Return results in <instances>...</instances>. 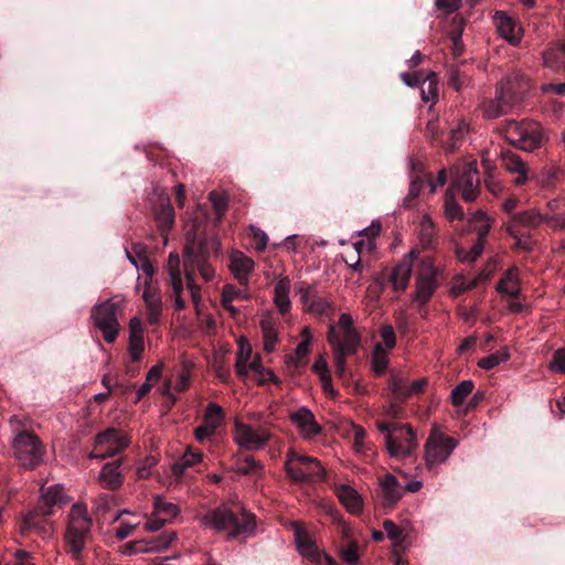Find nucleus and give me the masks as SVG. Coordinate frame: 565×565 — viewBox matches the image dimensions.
Returning a JSON list of instances; mask_svg holds the SVG:
<instances>
[{
  "label": "nucleus",
  "instance_id": "nucleus-25",
  "mask_svg": "<svg viewBox=\"0 0 565 565\" xmlns=\"http://www.w3.org/2000/svg\"><path fill=\"white\" fill-rule=\"evenodd\" d=\"M154 221L160 234L167 239L168 232L173 227L175 213L169 196H161L153 210Z\"/></svg>",
  "mask_w": 565,
  "mask_h": 565
},
{
  "label": "nucleus",
  "instance_id": "nucleus-61",
  "mask_svg": "<svg viewBox=\"0 0 565 565\" xmlns=\"http://www.w3.org/2000/svg\"><path fill=\"white\" fill-rule=\"evenodd\" d=\"M383 527L390 540H392L395 543L401 540L402 529L398 525H396L392 520H385L383 522Z\"/></svg>",
  "mask_w": 565,
  "mask_h": 565
},
{
  "label": "nucleus",
  "instance_id": "nucleus-45",
  "mask_svg": "<svg viewBox=\"0 0 565 565\" xmlns=\"http://www.w3.org/2000/svg\"><path fill=\"white\" fill-rule=\"evenodd\" d=\"M508 234L515 239V247L524 250L532 249L530 236L521 228H515V224L507 225Z\"/></svg>",
  "mask_w": 565,
  "mask_h": 565
},
{
  "label": "nucleus",
  "instance_id": "nucleus-47",
  "mask_svg": "<svg viewBox=\"0 0 565 565\" xmlns=\"http://www.w3.org/2000/svg\"><path fill=\"white\" fill-rule=\"evenodd\" d=\"M462 24L461 22H459L458 24H456L454 26V29H451L448 34H449V38L451 40V51H452V55L455 57H459L462 52H463V43H462V40H461V36H462Z\"/></svg>",
  "mask_w": 565,
  "mask_h": 565
},
{
  "label": "nucleus",
  "instance_id": "nucleus-37",
  "mask_svg": "<svg viewBox=\"0 0 565 565\" xmlns=\"http://www.w3.org/2000/svg\"><path fill=\"white\" fill-rule=\"evenodd\" d=\"M260 329L264 339V350L266 352H273L278 342V334L273 322L268 319H263L260 321Z\"/></svg>",
  "mask_w": 565,
  "mask_h": 565
},
{
  "label": "nucleus",
  "instance_id": "nucleus-2",
  "mask_svg": "<svg viewBox=\"0 0 565 565\" xmlns=\"http://www.w3.org/2000/svg\"><path fill=\"white\" fill-rule=\"evenodd\" d=\"M42 493L28 515L20 524L22 535H31L36 533L42 537H47L53 532L52 523L46 516L54 513L55 508H62L67 503V497L63 487L58 484L50 486L41 489Z\"/></svg>",
  "mask_w": 565,
  "mask_h": 565
},
{
  "label": "nucleus",
  "instance_id": "nucleus-30",
  "mask_svg": "<svg viewBox=\"0 0 565 565\" xmlns=\"http://www.w3.org/2000/svg\"><path fill=\"white\" fill-rule=\"evenodd\" d=\"M497 291L511 298H519L521 289L519 287L518 268L512 267L505 270L498 282Z\"/></svg>",
  "mask_w": 565,
  "mask_h": 565
},
{
  "label": "nucleus",
  "instance_id": "nucleus-15",
  "mask_svg": "<svg viewBox=\"0 0 565 565\" xmlns=\"http://www.w3.org/2000/svg\"><path fill=\"white\" fill-rule=\"evenodd\" d=\"M456 186L461 191L466 202L475 201L479 195L480 178L476 163H469L456 180Z\"/></svg>",
  "mask_w": 565,
  "mask_h": 565
},
{
  "label": "nucleus",
  "instance_id": "nucleus-16",
  "mask_svg": "<svg viewBox=\"0 0 565 565\" xmlns=\"http://www.w3.org/2000/svg\"><path fill=\"white\" fill-rule=\"evenodd\" d=\"M327 339L329 344L332 347L333 351L342 352L344 354H355L360 347L361 335L356 330H349L348 332H343V339L340 340L339 335L335 333L334 326H330Z\"/></svg>",
  "mask_w": 565,
  "mask_h": 565
},
{
  "label": "nucleus",
  "instance_id": "nucleus-19",
  "mask_svg": "<svg viewBox=\"0 0 565 565\" xmlns=\"http://www.w3.org/2000/svg\"><path fill=\"white\" fill-rule=\"evenodd\" d=\"M296 542L299 552L310 561L319 565H339L334 558L321 553L306 532L297 531Z\"/></svg>",
  "mask_w": 565,
  "mask_h": 565
},
{
  "label": "nucleus",
  "instance_id": "nucleus-4",
  "mask_svg": "<svg viewBox=\"0 0 565 565\" xmlns=\"http://www.w3.org/2000/svg\"><path fill=\"white\" fill-rule=\"evenodd\" d=\"M92 519L87 515L84 505L76 503L68 515V524L65 533L67 551L75 559L82 558V552L92 537Z\"/></svg>",
  "mask_w": 565,
  "mask_h": 565
},
{
  "label": "nucleus",
  "instance_id": "nucleus-63",
  "mask_svg": "<svg viewBox=\"0 0 565 565\" xmlns=\"http://www.w3.org/2000/svg\"><path fill=\"white\" fill-rule=\"evenodd\" d=\"M250 230L255 239V249L258 252L265 250L268 242L266 233L254 226H252Z\"/></svg>",
  "mask_w": 565,
  "mask_h": 565
},
{
  "label": "nucleus",
  "instance_id": "nucleus-58",
  "mask_svg": "<svg viewBox=\"0 0 565 565\" xmlns=\"http://www.w3.org/2000/svg\"><path fill=\"white\" fill-rule=\"evenodd\" d=\"M334 353V366L335 373L341 380H345L348 376L347 370V356L349 354H344L342 352L333 351Z\"/></svg>",
  "mask_w": 565,
  "mask_h": 565
},
{
  "label": "nucleus",
  "instance_id": "nucleus-12",
  "mask_svg": "<svg viewBox=\"0 0 565 565\" xmlns=\"http://www.w3.org/2000/svg\"><path fill=\"white\" fill-rule=\"evenodd\" d=\"M458 440L441 431L433 429L425 444V460L428 467L438 465L448 459L457 447Z\"/></svg>",
  "mask_w": 565,
  "mask_h": 565
},
{
  "label": "nucleus",
  "instance_id": "nucleus-60",
  "mask_svg": "<svg viewBox=\"0 0 565 565\" xmlns=\"http://www.w3.org/2000/svg\"><path fill=\"white\" fill-rule=\"evenodd\" d=\"M381 338L387 349H393L396 345V335L394 328L391 324H384L380 331Z\"/></svg>",
  "mask_w": 565,
  "mask_h": 565
},
{
  "label": "nucleus",
  "instance_id": "nucleus-1",
  "mask_svg": "<svg viewBox=\"0 0 565 565\" xmlns=\"http://www.w3.org/2000/svg\"><path fill=\"white\" fill-rule=\"evenodd\" d=\"M204 525L226 533L228 539L250 535L256 527L255 514L245 510L241 503L222 504L202 516Z\"/></svg>",
  "mask_w": 565,
  "mask_h": 565
},
{
  "label": "nucleus",
  "instance_id": "nucleus-38",
  "mask_svg": "<svg viewBox=\"0 0 565 565\" xmlns=\"http://www.w3.org/2000/svg\"><path fill=\"white\" fill-rule=\"evenodd\" d=\"M448 86L460 92L469 84V76L466 75L457 65H452L447 70Z\"/></svg>",
  "mask_w": 565,
  "mask_h": 565
},
{
  "label": "nucleus",
  "instance_id": "nucleus-34",
  "mask_svg": "<svg viewBox=\"0 0 565 565\" xmlns=\"http://www.w3.org/2000/svg\"><path fill=\"white\" fill-rule=\"evenodd\" d=\"M420 96L424 103L435 102L438 97V78L430 72L420 83Z\"/></svg>",
  "mask_w": 565,
  "mask_h": 565
},
{
  "label": "nucleus",
  "instance_id": "nucleus-42",
  "mask_svg": "<svg viewBox=\"0 0 565 565\" xmlns=\"http://www.w3.org/2000/svg\"><path fill=\"white\" fill-rule=\"evenodd\" d=\"M168 269L172 290H180L182 278L180 270V257L178 254H170L168 259Z\"/></svg>",
  "mask_w": 565,
  "mask_h": 565
},
{
  "label": "nucleus",
  "instance_id": "nucleus-5",
  "mask_svg": "<svg viewBox=\"0 0 565 565\" xmlns=\"http://www.w3.org/2000/svg\"><path fill=\"white\" fill-rule=\"evenodd\" d=\"M285 470L295 483L323 481L326 477V469L318 459L298 454L295 449H289L286 455Z\"/></svg>",
  "mask_w": 565,
  "mask_h": 565
},
{
  "label": "nucleus",
  "instance_id": "nucleus-24",
  "mask_svg": "<svg viewBox=\"0 0 565 565\" xmlns=\"http://www.w3.org/2000/svg\"><path fill=\"white\" fill-rule=\"evenodd\" d=\"M494 22L499 34L505 39L511 45H519L522 36V29L516 22L503 11H497Z\"/></svg>",
  "mask_w": 565,
  "mask_h": 565
},
{
  "label": "nucleus",
  "instance_id": "nucleus-36",
  "mask_svg": "<svg viewBox=\"0 0 565 565\" xmlns=\"http://www.w3.org/2000/svg\"><path fill=\"white\" fill-rule=\"evenodd\" d=\"M475 384L471 380L461 381L458 385H456L450 393V399L454 406H461L465 399L470 395L473 391Z\"/></svg>",
  "mask_w": 565,
  "mask_h": 565
},
{
  "label": "nucleus",
  "instance_id": "nucleus-62",
  "mask_svg": "<svg viewBox=\"0 0 565 565\" xmlns=\"http://www.w3.org/2000/svg\"><path fill=\"white\" fill-rule=\"evenodd\" d=\"M551 367L565 374V349H558L554 352Z\"/></svg>",
  "mask_w": 565,
  "mask_h": 565
},
{
  "label": "nucleus",
  "instance_id": "nucleus-18",
  "mask_svg": "<svg viewBox=\"0 0 565 565\" xmlns=\"http://www.w3.org/2000/svg\"><path fill=\"white\" fill-rule=\"evenodd\" d=\"M175 532L164 531L157 539L151 541L140 540L135 542H128L125 545L124 553L137 554L167 548L175 540Z\"/></svg>",
  "mask_w": 565,
  "mask_h": 565
},
{
  "label": "nucleus",
  "instance_id": "nucleus-31",
  "mask_svg": "<svg viewBox=\"0 0 565 565\" xmlns=\"http://www.w3.org/2000/svg\"><path fill=\"white\" fill-rule=\"evenodd\" d=\"M289 291V278H280L275 285L274 302L281 315H286L290 310Z\"/></svg>",
  "mask_w": 565,
  "mask_h": 565
},
{
  "label": "nucleus",
  "instance_id": "nucleus-59",
  "mask_svg": "<svg viewBox=\"0 0 565 565\" xmlns=\"http://www.w3.org/2000/svg\"><path fill=\"white\" fill-rule=\"evenodd\" d=\"M145 285L146 286H145V290H143V295H142L145 303L146 305L162 303L159 291L154 287L151 286V282L146 280Z\"/></svg>",
  "mask_w": 565,
  "mask_h": 565
},
{
  "label": "nucleus",
  "instance_id": "nucleus-55",
  "mask_svg": "<svg viewBox=\"0 0 565 565\" xmlns=\"http://www.w3.org/2000/svg\"><path fill=\"white\" fill-rule=\"evenodd\" d=\"M209 198L213 204L215 214H216V221L220 222L227 209V200L226 198L220 195L215 191L211 192L209 194Z\"/></svg>",
  "mask_w": 565,
  "mask_h": 565
},
{
  "label": "nucleus",
  "instance_id": "nucleus-13",
  "mask_svg": "<svg viewBox=\"0 0 565 565\" xmlns=\"http://www.w3.org/2000/svg\"><path fill=\"white\" fill-rule=\"evenodd\" d=\"M493 222L494 220L483 211H477L471 214L469 223L472 226V231L477 233L478 238L468 253L463 256L459 255L461 262L473 263L481 256Z\"/></svg>",
  "mask_w": 565,
  "mask_h": 565
},
{
  "label": "nucleus",
  "instance_id": "nucleus-56",
  "mask_svg": "<svg viewBox=\"0 0 565 565\" xmlns=\"http://www.w3.org/2000/svg\"><path fill=\"white\" fill-rule=\"evenodd\" d=\"M9 425L11 427V431L13 437H18L19 434H33L34 431L26 428L25 422L18 415H12L9 419Z\"/></svg>",
  "mask_w": 565,
  "mask_h": 565
},
{
  "label": "nucleus",
  "instance_id": "nucleus-32",
  "mask_svg": "<svg viewBox=\"0 0 565 565\" xmlns=\"http://www.w3.org/2000/svg\"><path fill=\"white\" fill-rule=\"evenodd\" d=\"M338 497L351 513L356 514L362 511V500L350 486H342L338 491Z\"/></svg>",
  "mask_w": 565,
  "mask_h": 565
},
{
  "label": "nucleus",
  "instance_id": "nucleus-28",
  "mask_svg": "<svg viewBox=\"0 0 565 565\" xmlns=\"http://www.w3.org/2000/svg\"><path fill=\"white\" fill-rule=\"evenodd\" d=\"M291 420L297 424L306 438H312L321 433V427L317 423L312 412L301 407L291 415Z\"/></svg>",
  "mask_w": 565,
  "mask_h": 565
},
{
  "label": "nucleus",
  "instance_id": "nucleus-11",
  "mask_svg": "<svg viewBox=\"0 0 565 565\" xmlns=\"http://www.w3.org/2000/svg\"><path fill=\"white\" fill-rule=\"evenodd\" d=\"M129 445L128 438L116 428H107L95 437L94 451L89 458L106 459L121 452Z\"/></svg>",
  "mask_w": 565,
  "mask_h": 565
},
{
  "label": "nucleus",
  "instance_id": "nucleus-44",
  "mask_svg": "<svg viewBox=\"0 0 565 565\" xmlns=\"http://www.w3.org/2000/svg\"><path fill=\"white\" fill-rule=\"evenodd\" d=\"M388 366V359L387 354L382 348L381 343H377L375 345L373 355H372V370L377 376H381L384 374Z\"/></svg>",
  "mask_w": 565,
  "mask_h": 565
},
{
  "label": "nucleus",
  "instance_id": "nucleus-10",
  "mask_svg": "<svg viewBox=\"0 0 565 565\" xmlns=\"http://www.w3.org/2000/svg\"><path fill=\"white\" fill-rule=\"evenodd\" d=\"M437 269L431 259L426 257L422 260V269L415 281V292L412 295V301L416 302L417 309L423 317H426L425 306L430 300L437 289Z\"/></svg>",
  "mask_w": 565,
  "mask_h": 565
},
{
  "label": "nucleus",
  "instance_id": "nucleus-29",
  "mask_svg": "<svg viewBox=\"0 0 565 565\" xmlns=\"http://www.w3.org/2000/svg\"><path fill=\"white\" fill-rule=\"evenodd\" d=\"M508 95L503 96L500 92L497 90L494 99H487L482 103L481 109L483 116L488 119H494L508 114L514 105L511 100L508 99Z\"/></svg>",
  "mask_w": 565,
  "mask_h": 565
},
{
  "label": "nucleus",
  "instance_id": "nucleus-52",
  "mask_svg": "<svg viewBox=\"0 0 565 565\" xmlns=\"http://www.w3.org/2000/svg\"><path fill=\"white\" fill-rule=\"evenodd\" d=\"M249 294L243 292L232 284H226L222 288L221 302L233 301L234 299H249Z\"/></svg>",
  "mask_w": 565,
  "mask_h": 565
},
{
  "label": "nucleus",
  "instance_id": "nucleus-21",
  "mask_svg": "<svg viewBox=\"0 0 565 565\" xmlns=\"http://www.w3.org/2000/svg\"><path fill=\"white\" fill-rule=\"evenodd\" d=\"M427 386V380L425 377L414 381L412 384L406 385L402 379L392 376L390 379V388L395 399L405 402L413 395L422 394Z\"/></svg>",
  "mask_w": 565,
  "mask_h": 565
},
{
  "label": "nucleus",
  "instance_id": "nucleus-33",
  "mask_svg": "<svg viewBox=\"0 0 565 565\" xmlns=\"http://www.w3.org/2000/svg\"><path fill=\"white\" fill-rule=\"evenodd\" d=\"M543 222V215L534 210L516 213L512 216L509 224H515V228H534Z\"/></svg>",
  "mask_w": 565,
  "mask_h": 565
},
{
  "label": "nucleus",
  "instance_id": "nucleus-14",
  "mask_svg": "<svg viewBox=\"0 0 565 565\" xmlns=\"http://www.w3.org/2000/svg\"><path fill=\"white\" fill-rule=\"evenodd\" d=\"M270 437L271 434L265 428L255 430L246 424L236 423L235 425L236 443L248 450H258L263 448Z\"/></svg>",
  "mask_w": 565,
  "mask_h": 565
},
{
  "label": "nucleus",
  "instance_id": "nucleus-23",
  "mask_svg": "<svg viewBox=\"0 0 565 565\" xmlns=\"http://www.w3.org/2000/svg\"><path fill=\"white\" fill-rule=\"evenodd\" d=\"M124 458H118L103 466L99 473V481L105 489L116 490L124 482Z\"/></svg>",
  "mask_w": 565,
  "mask_h": 565
},
{
  "label": "nucleus",
  "instance_id": "nucleus-43",
  "mask_svg": "<svg viewBox=\"0 0 565 565\" xmlns=\"http://www.w3.org/2000/svg\"><path fill=\"white\" fill-rule=\"evenodd\" d=\"M179 508L171 502H167L160 498H157L154 501V514L158 518H163L167 522L174 519L179 514Z\"/></svg>",
  "mask_w": 565,
  "mask_h": 565
},
{
  "label": "nucleus",
  "instance_id": "nucleus-17",
  "mask_svg": "<svg viewBox=\"0 0 565 565\" xmlns=\"http://www.w3.org/2000/svg\"><path fill=\"white\" fill-rule=\"evenodd\" d=\"M529 89V82L522 74L513 73L502 78L498 85L497 90L501 95H508V99L513 104L521 100L523 94Z\"/></svg>",
  "mask_w": 565,
  "mask_h": 565
},
{
  "label": "nucleus",
  "instance_id": "nucleus-48",
  "mask_svg": "<svg viewBox=\"0 0 565 565\" xmlns=\"http://www.w3.org/2000/svg\"><path fill=\"white\" fill-rule=\"evenodd\" d=\"M424 184V179L420 175L412 178L407 196L403 201L406 209L413 206V201L419 195Z\"/></svg>",
  "mask_w": 565,
  "mask_h": 565
},
{
  "label": "nucleus",
  "instance_id": "nucleus-64",
  "mask_svg": "<svg viewBox=\"0 0 565 565\" xmlns=\"http://www.w3.org/2000/svg\"><path fill=\"white\" fill-rule=\"evenodd\" d=\"M146 307L148 322L150 324H157L162 312V303L146 305Z\"/></svg>",
  "mask_w": 565,
  "mask_h": 565
},
{
  "label": "nucleus",
  "instance_id": "nucleus-51",
  "mask_svg": "<svg viewBox=\"0 0 565 565\" xmlns=\"http://www.w3.org/2000/svg\"><path fill=\"white\" fill-rule=\"evenodd\" d=\"M143 350V337L134 335V338H129L128 351L132 363H138L141 360Z\"/></svg>",
  "mask_w": 565,
  "mask_h": 565
},
{
  "label": "nucleus",
  "instance_id": "nucleus-26",
  "mask_svg": "<svg viewBox=\"0 0 565 565\" xmlns=\"http://www.w3.org/2000/svg\"><path fill=\"white\" fill-rule=\"evenodd\" d=\"M416 254V250H412L409 257H405L392 269L390 282L395 291H404L407 288L413 271L412 258L415 257Z\"/></svg>",
  "mask_w": 565,
  "mask_h": 565
},
{
  "label": "nucleus",
  "instance_id": "nucleus-41",
  "mask_svg": "<svg viewBox=\"0 0 565 565\" xmlns=\"http://www.w3.org/2000/svg\"><path fill=\"white\" fill-rule=\"evenodd\" d=\"M252 354V348L248 342L244 339L239 341V352L237 353V360L235 364L236 372L239 376L247 375V361Z\"/></svg>",
  "mask_w": 565,
  "mask_h": 565
},
{
  "label": "nucleus",
  "instance_id": "nucleus-46",
  "mask_svg": "<svg viewBox=\"0 0 565 565\" xmlns=\"http://www.w3.org/2000/svg\"><path fill=\"white\" fill-rule=\"evenodd\" d=\"M262 469L263 465L253 456H246L242 460L237 461V471L245 476L257 473Z\"/></svg>",
  "mask_w": 565,
  "mask_h": 565
},
{
  "label": "nucleus",
  "instance_id": "nucleus-8",
  "mask_svg": "<svg viewBox=\"0 0 565 565\" xmlns=\"http://www.w3.org/2000/svg\"><path fill=\"white\" fill-rule=\"evenodd\" d=\"M11 446L14 459L24 469L33 470L44 460L45 446L35 433L19 434L12 438Z\"/></svg>",
  "mask_w": 565,
  "mask_h": 565
},
{
  "label": "nucleus",
  "instance_id": "nucleus-3",
  "mask_svg": "<svg viewBox=\"0 0 565 565\" xmlns=\"http://www.w3.org/2000/svg\"><path fill=\"white\" fill-rule=\"evenodd\" d=\"M221 242L217 237H196L195 230L192 228L185 235V245L183 248L184 269H194L199 271L202 278L211 281L214 278V268L209 264L211 250L218 252Z\"/></svg>",
  "mask_w": 565,
  "mask_h": 565
},
{
  "label": "nucleus",
  "instance_id": "nucleus-57",
  "mask_svg": "<svg viewBox=\"0 0 565 565\" xmlns=\"http://www.w3.org/2000/svg\"><path fill=\"white\" fill-rule=\"evenodd\" d=\"M341 558L350 565H355L359 562L358 544L351 542L343 547L341 550Z\"/></svg>",
  "mask_w": 565,
  "mask_h": 565
},
{
  "label": "nucleus",
  "instance_id": "nucleus-53",
  "mask_svg": "<svg viewBox=\"0 0 565 565\" xmlns=\"http://www.w3.org/2000/svg\"><path fill=\"white\" fill-rule=\"evenodd\" d=\"M188 289L191 294L192 302L199 306L201 301V287L195 284V271L194 269H184Z\"/></svg>",
  "mask_w": 565,
  "mask_h": 565
},
{
  "label": "nucleus",
  "instance_id": "nucleus-50",
  "mask_svg": "<svg viewBox=\"0 0 565 565\" xmlns=\"http://www.w3.org/2000/svg\"><path fill=\"white\" fill-rule=\"evenodd\" d=\"M420 243L423 247H428L434 237V223L429 216H424L420 222Z\"/></svg>",
  "mask_w": 565,
  "mask_h": 565
},
{
  "label": "nucleus",
  "instance_id": "nucleus-39",
  "mask_svg": "<svg viewBox=\"0 0 565 565\" xmlns=\"http://www.w3.org/2000/svg\"><path fill=\"white\" fill-rule=\"evenodd\" d=\"M510 359V352L509 349L505 347L500 351H497L495 353L489 354L482 359L479 360L478 366L483 370H492L497 365H499L501 362H505Z\"/></svg>",
  "mask_w": 565,
  "mask_h": 565
},
{
  "label": "nucleus",
  "instance_id": "nucleus-35",
  "mask_svg": "<svg viewBox=\"0 0 565 565\" xmlns=\"http://www.w3.org/2000/svg\"><path fill=\"white\" fill-rule=\"evenodd\" d=\"M224 419L223 408L216 403H209L203 416V424L216 430Z\"/></svg>",
  "mask_w": 565,
  "mask_h": 565
},
{
  "label": "nucleus",
  "instance_id": "nucleus-7",
  "mask_svg": "<svg viewBox=\"0 0 565 565\" xmlns=\"http://www.w3.org/2000/svg\"><path fill=\"white\" fill-rule=\"evenodd\" d=\"M505 139L523 151H533L542 146L543 128L532 120H509L505 126Z\"/></svg>",
  "mask_w": 565,
  "mask_h": 565
},
{
  "label": "nucleus",
  "instance_id": "nucleus-54",
  "mask_svg": "<svg viewBox=\"0 0 565 565\" xmlns=\"http://www.w3.org/2000/svg\"><path fill=\"white\" fill-rule=\"evenodd\" d=\"M307 310L318 316H328L331 312V305L319 296H313Z\"/></svg>",
  "mask_w": 565,
  "mask_h": 565
},
{
  "label": "nucleus",
  "instance_id": "nucleus-6",
  "mask_svg": "<svg viewBox=\"0 0 565 565\" xmlns=\"http://www.w3.org/2000/svg\"><path fill=\"white\" fill-rule=\"evenodd\" d=\"M380 431L385 433V446L392 457H407L417 447L416 434L411 425L377 423Z\"/></svg>",
  "mask_w": 565,
  "mask_h": 565
},
{
  "label": "nucleus",
  "instance_id": "nucleus-20",
  "mask_svg": "<svg viewBox=\"0 0 565 565\" xmlns=\"http://www.w3.org/2000/svg\"><path fill=\"white\" fill-rule=\"evenodd\" d=\"M254 260L244 253L236 250L231 254L230 269L241 286H248L249 275L254 270Z\"/></svg>",
  "mask_w": 565,
  "mask_h": 565
},
{
  "label": "nucleus",
  "instance_id": "nucleus-49",
  "mask_svg": "<svg viewBox=\"0 0 565 565\" xmlns=\"http://www.w3.org/2000/svg\"><path fill=\"white\" fill-rule=\"evenodd\" d=\"M301 337H302L301 342L298 343L297 348L295 349V355L299 362L305 361L310 351V342H311L310 328H308V327L303 328L302 332H301Z\"/></svg>",
  "mask_w": 565,
  "mask_h": 565
},
{
  "label": "nucleus",
  "instance_id": "nucleus-22",
  "mask_svg": "<svg viewBox=\"0 0 565 565\" xmlns=\"http://www.w3.org/2000/svg\"><path fill=\"white\" fill-rule=\"evenodd\" d=\"M501 166L510 173H515L514 183L523 185L529 180V169L524 160L512 150L501 151Z\"/></svg>",
  "mask_w": 565,
  "mask_h": 565
},
{
  "label": "nucleus",
  "instance_id": "nucleus-27",
  "mask_svg": "<svg viewBox=\"0 0 565 565\" xmlns=\"http://www.w3.org/2000/svg\"><path fill=\"white\" fill-rule=\"evenodd\" d=\"M380 487L382 492V503L385 508H393L403 495V488L396 477L392 473H386L380 479Z\"/></svg>",
  "mask_w": 565,
  "mask_h": 565
},
{
  "label": "nucleus",
  "instance_id": "nucleus-40",
  "mask_svg": "<svg viewBox=\"0 0 565 565\" xmlns=\"http://www.w3.org/2000/svg\"><path fill=\"white\" fill-rule=\"evenodd\" d=\"M445 214L449 221L463 220L465 213L462 207L456 201L454 194L448 190L445 194Z\"/></svg>",
  "mask_w": 565,
  "mask_h": 565
},
{
  "label": "nucleus",
  "instance_id": "nucleus-9",
  "mask_svg": "<svg viewBox=\"0 0 565 565\" xmlns=\"http://www.w3.org/2000/svg\"><path fill=\"white\" fill-rule=\"evenodd\" d=\"M119 301L107 299L106 301L95 305L92 309V319L96 328L103 332L104 340L107 343L116 341L119 332V322L117 319Z\"/></svg>",
  "mask_w": 565,
  "mask_h": 565
}]
</instances>
